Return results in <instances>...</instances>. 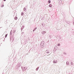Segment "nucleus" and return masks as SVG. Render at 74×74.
Segmentation results:
<instances>
[{"label":"nucleus","instance_id":"2eb2a0df","mask_svg":"<svg viewBox=\"0 0 74 74\" xmlns=\"http://www.w3.org/2000/svg\"><path fill=\"white\" fill-rule=\"evenodd\" d=\"M59 0H58V1H59Z\"/></svg>","mask_w":74,"mask_h":74},{"label":"nucleus","instance_id":"6e6552de","mask_svg":"<svg viewBox=\"0 0 74 74\" xmlns=\"http://www.w3.org/2000/svg\"><path fill=\"white\" fill-rule=\"evenodd\" d=\"M60 44H59V43H58V46H60Z\"/></svg>","mask_w":74,"mask_h":74},{"label":"nucleus","instance_id":"20e7f679","mask_svg":"<svg viewBox=\"0 0 74 74\" xmlns=\"http://www.w3.org/2000/svg\"><path fill=\"white\" fill-rule=\"evenodd\" d=\"M48 2L49 3H51V1H50V0L49 1H48Z\"/></svg>","mask_w":74,"mask_h":74},{"label":"nucleus","instance_id":"f8f14e48","mask_svg":"<svg viewBox=\"0 0 74 74\" xmlns=\"http://www.w3.org/2000/svg\"><path fill=\"white\" fill-rule=\"evenodd\" d=\"M17 17H16L15 18H17Z\"/></svg>","mask_w":74,"mask_h":74},{"label":"nucleus","instance_id":"4468645a","mask_svg":"<svg viewBox=\"0 0 74 74\" xmlns=\"http://www.w3.org/2000/svg\"><path fill=\"white\" fill-rule=\"evenodd\" d=\"M73 23H74V22H73Z\"/></svg>","mask_w":74,"mask_h":74},{"label":"nucleus","instance_id":"f257e3e1","mask_svg":"<svg viewBox=\"0 0 74 74\" xmlns=\"http://www.w3.org/2000/svg\"><path fill=\"white\" fill-rule=\"evenodd\" d=\"M44 43H43L42 44V42L41 43V46H42V47H44Z\"/></svg>","mask_w":74,"mask_h":74},{"label":"nucleus","instance_id":"9d476101","mask_svg":"<svg viewBox=\"0 0 74 74\" xmlns=\"http://www.w3.org/2000/svg\"><path fill=\"white\" fill-rule=\"evenodd\" d=\"M14 32H15V30H14Z\"/></svg>","mask_w":74,"mask_h":74},{"label":"nucleus","instance_id":"f03ea898","mask_svg":"<svg viewBox=\"0 0 74 74\" xmlns=\"http://www.w3.org/2000/svg\"><path fill=\"white\" fill-rule=\"evenodd\" d=\"M57 62V61H53V63H56Z\"/></svg>","mask_w":74,"mask_h":74},{"label":"nucleus","instance_id":"7ed1b4c3","mask_svg":"<svg viewBox=\"0 0 74 74\" xmlns=\"http://www.w3.org/2000/svg\"><path fill=\"white\" fill-rule=\"evenodd\" d=\"M49 7L51 8L52 7V5H51V4H50L49 5Z\"/></svg>","mask_w":74,"mask_h":74},{"label":"nucleus","instance_id":"423d86ee","mask_svg":"<svg viewBox=\"0 0 74 74\" xmlns=\"http://www.w3.org/2000/svg\"><path fill=\"white\" fill-rule=\"evenodd\" d=\"M24 15V13L23 12H22L21 15Z\"/></svg>","mask_w":74,"mask_h":74},{"label":"nucleus","instance_id":"0eeeda50","mask_svg":"<svg viewBox=\"0 0 74 74\" xmlns=\"http://www.w3.org/2000/svg\"><path fill=\"white\" fill-rule=\"evenodd\" d=\"M7 34H6L5 36V38H6L7 37Z\"/></svg>","mask_w":74,"mask_h":74},{"label":"nucleus","instance_id":"39448f33","mask_svg":"<svg viewBox=\"0 0 74 74\" xmlns=\"http://www.w3.org/2000/svg\"><path fill=\"white\" fill-rule=\"evenodd\" d=\"M24 10L25 11L26 10V8H24Z\"/></svg>","mask_w":74,"mask_h":74},{"label":"nucleus","instance_id":"9b49d317","mask_svg":"<svg viewBox=\"0 0 74 74\" xmlns=\"http://www.w3.org/2000/svg\"><path fill=\"white\" fill-rule=\"evenodd\" d=\"M35 30L34 29L33 30V32Z\"/></svg>","mask_w":74,"mask_h":74},{"label":"nucleus","instance_id":"1a4fd4ad","mask_svg":"<svg viewBox=\"0 0 74 74\" xmlns=\"http://www.w3.org/2000/svg\"><path fill=\"white\" fill-rule=\"evenodd\" d=\"M36 29H37V27H36V28H35L34 29L35 30Z\"/></svg>","mask_w":74,"mask_h":74},{"label":"nucleus","instance_id":"ddd939ff","mask_svg":"<svg viewBox=\"0 0 74 74\" xmlns=\"http://www.w3.org/2000/svg\"><path fill=\"white\" fill-rule=\"evenodd\" d=\"M3 1H6V0H3Z\"/></svg>","mask_w":74,"mask_h":74}]
</instances>
